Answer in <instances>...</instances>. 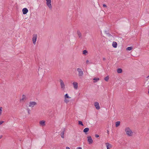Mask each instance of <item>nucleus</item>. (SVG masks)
<instances>
[{
	"label": "nucleus",
	"mask_w": 149,
	"mask_h": 149,
	"mask_svg": "<svg viewBox=\"0 0 149 149\" xmlns=\"http://www.w3.org/2000/svg\"><path fill=\"white\" fill-rule=\"evenodd\" d=\"M39 124L40 126H45V121L44 120H41L39 122Z\"/></svg>",
	"instance_id": "11"
},
{
	"label": "nucleus",
	"mask_w": 149,
	"mask_h": 149,
	"mask_svg": "<svg viewBox=\"0 0 149 149\" xmlns=\"http://www.w3.org/2000/svg\"><path fill=\"white\" fill-rule=\"evenodd\" d=\"M26 99V96L25 95H23L22 99L20 100V102H23Z\"/></svg>",
	"instance_id": "13"
},
{
	"label": "nucleus",
	"mask_w": 149,
	"mask_h": 149,
	"mask_svg": "<svg viewBox=\"0 0 149 149\" xmlns=\"http://www.w3.org/2000/svg\"><path fill=\"white\" fill-rule=\"evenodd\" d=\"M120 124V121H117L116 123H115V126L116 127L119 126Z\"/></svg>",
	"instance_id": "17"
},
{
	"label": "nucleus",
	"mask_w": 149,
	"mask_h": 149,
	"mask_svg": "<svg viewBox=\"0 0 149 149\" xmlns=\"http://www.w3.org/2000/svg\"><path fill=\"white\" fill-rule=\"evenodd\" d=\"M59 82L60 84L61 88L63 90H65V85L62 80L61 79L59 80Z\"/></svg>",
	"instance_id": "7"
},
{
	"label": "nucleus",
	"mask_w": 149,
	"mask_h": 149,
	"mask_svg": "<svg viewBox=\"0 0 149 149\" xmlns=\"http://www.w3.org/2000/svg\"><path fill=\"white\" fill-rule=\"evenodd\" d=\"M37 105V103L35 101H30L28 104V106L31 108H33Z\"/></svg>",
	"instance_id": "5"
},
{
	"label": "nucleus",
	"mask_w": 149,
	"mask_h": 149,
	"mask_svg": "<svg viewBox=\"0 0 149 149\" xmlns=\"http://www.w3.org/2000/svg\"><path fill=\"white\" fill-rule=\"evenodd\" d=\"M112 45L113 47L116 48L117 46V43L115 42H113L112 43Z\"/></svg>",
	"instance_id": "15"
},
{
	"label": "nucleus",
	"mask_w": 149,
	"mask_h": 149,
	"mask_svg": "<svg viewBox=\"0 0 149 149\" xmlns=\"http://www.w3.org/2000/svg\"><path fill=\"white\" fill-rule=\"evenodd\" d=\"M94 105L96 109L99 110L100 109V107L99 103L97 102H95L94 103Z\"/></svg>",
	"instance_id": "9"
},
{
	"label": "nucleus",
	"mask_w": 149,
	"mask_h": 149,
	"mask_svg": "<svg viewBox=\"0 0 149 149\" xmlns=\"http://www.w3.org/2000/svg\"><path fill=\"white\" fill-rule=\"evenodd\" d=\"M28 113H29V114H30V113H29V111H28Z\"/></svg>",
	"instance_id": "35"
},
{
	"label": "nucleus",
	"mask_w": 149,
	"mask_h": 149,
	"mask_svg": "<svg viewBox=\"0 0 149 149\" xmlns=\"http://www.w3.org/2000/svg\"><path fill=\"white\" fill-rule=\"evenodd\" d=\"M89 130V129L88 128H86L83 131L84 132L86 133Z\"/></svg>",
	"instance_id": "21"
},
{
	"label": "nucleus",
	"mask_w": 149,
	"mask_h": 149,
	"mask_svg": "<svg viewBox=\"0 0 149 149\" xmlns=\"http://www.w3.org/2000/svg\"><path fill=\"white\" fill-rule=\"evenodd\" d=\"M132 49V47H128L126 48V50L128 51H130Z\"/></svg>",
	"instance_id": "22"
},
{
	"label": "nucleus",
	"mask_w": 149,
	"mask_h": 149,
	"mask_svg": "<svg viewBox=\"0 0 149 149\" xmlns=\"http://www.w3.org/2000/svg\"><path fill=\"white\" fill-rule=\"evenodd\" d=\"M86 63L87 64H88L89 63V61L88 60H87L86 61Z\"/></svg>",
	"instance_id": "27"
},
{
	"label": "nucleus",
	"mask_w": 149,
	"mask_h": 149,
	"mask_svg": "<svg viewBox=\"0 0 149 149\" xmlns=\"http://www.w3.org/2000/svg\"><path fill=\"white\" fill-rule=\"evenodd\" d=\"M148 94H149V89H148Z\"/></svg>",
	"instance_id": "33"
},
{
	"label": "nucleus",
	"mask_w": 149,
	"mask_h": 149,
	"mask_svg": "<svg viewBox=\"0 0 149 149\" xmlns=\"http://www.w3.org/2000/svg\"><path fill=\"white\" fill-rule=\"evenodd\" d=\"M71 98L69 95L67 93L64 95V102L66 103H68L70 101V99Z\"/></svg>",
	"instance_id": "2"
},
{
	"label": "nucleus",
	"mask_w": 149,
	"mask_h": 149,
	"mask_svg": "<svg viewBox=\"0 0 149 149\" xmlns=\"http://www.w3.org/2000/svg\"><path fill=\"white\" fill-rule=\"evenodd\" d=\"M72 85L73 86L75 90H77L78 88V84L76 81H73L72 83Z\"/></svg>",
	"instance_id": "8"
},
{
	"label": "nucleus",
	"mask_w": 149,
	"mask_h": 149,
	"mask_svg": "<svg viewBox=\"0 0 149 149\" xmlns=\"http://www.w3.org/2000/svg\"><path fill=\"white\" fill-rule=\"evenodd\" d=\"M125 132L127 135L129 136H132L133 135V132L131 129L129 127H126L125 129Z\"/></svg>",
	"instance_id": "1"
},
{
	"label": "nucleus",
	"mask_w": 149,
	"mask_h": 149,
	"mask_svg": "<svg viewBox=\"0 0 149 149\" xmlns=\"http://www.w3.org/2000/svg\"><path fill=\"white\" fill-rule=\"evenodd\" d=\"M87 140L89 144H91L93 143V140L91 136L87 137Z\"/></svg>",
	"instance_id": "10"
},
{
	"label": "nucleus",
	"mask_w": 149,
	"mask_h": 149,
	"mask_svg": "<svg viewBox=\"0 0 149 149\" xmlns=\"http://www.w3.org/2000/svg\"><path fill=\"white\" fill-rule=\"evenodd\" d=\"M2 107H0V116L1 115L2 111Z\"/></svg>",
	"instance_id": "25"
},
{
	"label": "nucleus",
	"mask_w": 149,
	"mask_h": 149,
	"mask_svg": "<svg viewBox=\"0 0 149 149\" xmlns=\"http://www.w3.org/2000/svg\"><path fill=\"white\" fill-rule=\"evenodd\" d=\"M103 7H107V6L106 5L104 4L103 5Z\"/></svg>",
	"instance_id": "31"
},
{
	"label": "nucleus",
	"mask_w": 149,
	"mask_h": 149,
	"mask_svg": "<svg viewBox=\"0 0 149 149\" xmlns=\"http://www.w3.org/2000/svg\"><path fill=\"white\" fill-rule=\"evenodd\" d=\"M77 70L78 72V77L80 78L82 77L84 74V73L82 70L80 68H77Z\"/></svg>",
	"instance_id": "3"
},
{
	"label": "nucleus",
	"mask_w": 149,
	"mask_h": 149,
	"mask_svg": "<svg viewBox=\"0 0 149 149\" xmlns=\"http://www.w3.org/2000/svg\"><path fill=\"white\" fill-rule=\"evenodd\" d=\"M109 79V77L108 76H107L104 78V80L106 81H107Z\"/></svg>",
	"instance_id": "23"
},
{
	"label": "nucleus",
	"mask_w": 149,
	"mask_h": 149,
	"mask_svg": "<svg viewBox=\"0 0 149 149\" xmlns=\"http://www.w3.org/2000/svg\"><path fill=\"white\" fill-rule=\"evenodd\" d=\"M77 34L79 37H81V34L79 31H77Z\"/></svg>",
	"instance_id": "19"
},
{
	"label": "nucleus",
	"mask_w": 149,
	"mask_h": 149,
	"mask_svg": "<svg viewBox=\"0 0 149 149\" xmlns=\"http://www.w3.org/2000/svg\"><path fill=\"white\" fill-rule=\"evenodd\" d=\"M46 4L49 9L51 10L52 8L51 0H45Z\"/></svg>",
	"instance_id": "4"
},
{
	"label": "nucleus",
	"mask_w": 149,
	"mask_h": 149,
	"mask_svg": "<svg viewBox=\"0 0 149 149\" xmlns=\"http://www.w3.org/2000/svg\"><path fill=\"white\" fill-rule=\"evenodd\" d=\"M83 54L85 55H86L88 54V52L86 50H85L83 51Z\"/></svg>",
	"instance_id": "16"
},
{
	"label": "nucleus",
	"mask_w": 149,
	"mask_h": 149,
	"mask_svg": "<svg viewBox=\"0 0 149 149\" xmlns=\"http://www.w3.org/2000/svg\"><path fill=\"white\" fill-rule=\"evenodd\" d=\"M149 76H147V78H149Z\"/></svg>",
	"instance_id": "34"
},
{
	"label": "nucleus",
	"mask_w": 149,
	"mask_h": 149,
	"mask_svg": "<svg viewBox=\"0 0 149 149\" xmlns=\"http://www.w3.org/2000/svg\"><path fill=\"white\" fill-rule=\"evenodd\" d=\"M79 125H82V126L83 125L82 122L81 121H79Z\"/></svg>",
	"instance_id": "26"
},
{
	"label": "nucleus",
	"mask_w": 149,
	"mask_h": 149,
	"mask_svg": "<svg viewBox=\"0 0 149 149\" xmlns=\"http://www.w3.org/2000/svg\"><path fill=\"white\" fill-rule=\"evenodd\" d=\"M105 144L107 148V149H110L112 147V145L109 143H106Z\"/></svg>",
	"instance_id": "12"
},
{
	"label": "nucleus",
	"mask_w": 149,
	"mask_h": 149,
	"mask_svg": "<svg viewBox=\"0 0 149 149\" xmlns=\"http://www.w3.org/2000/svg\"><path fill=\"white\" fill-rule=\"evenodd\" d=\"M66 149H70V148L68 147H66Z\"/></svg>",
	"instance_id": "32"
},
{
	"label": "nucleus",
	"mask_w": 149,
	"mask_h": 149,
	"mask_svg": "<svg viewBox=\"0 0 149 149\" xmlns=\"http://www.w3.org/2000/svg\"><path fill=\"white\" fill-rule=\"evenodd\" d=\"M38 36L37 34H34L33 35L32 42L34 45L36 44V42L37 41Z\"/></svg>",
	"instance_id": "6"
},
{
	"label": "nucleus",
	"mask_w": 149,
	"mask_h": 149,
	"mask_svg": "<svg viewBox=\"0 0 149 149\" xmlns=\"http://www.w3.org/2000/svg\"><path fill=\"white\" fill-rule=\"evenodd\" d=\"M117 72L118 73H121L122 72V70L121 68H118L117 69Z\"/></svg>",
	"instance_id": "20"
},
{
	"label": "nucleus",
	"mask_w": 149,
	"mask_h": 149,
	"mask_svg": "<svg viewBox=\"0 0 149 149\" xmlns=\"http://www.w3.org/2000/svg\"><path fill=\"white\" fill-rule=\"evenodd\" d=\"M93 80H95V81H94V83H95L97 81H98L99 80V79L98 78H97L96 77H95L93 79Z\"/></svg>",
	"instance_id": "18"
},
{
	"label": "nucleus",
	"mask_w": 149,
	"mask_h": 149,
	"mask_svg": "<svg viewBox=\"0 0 149 149\" xmlns=\"http://www.w3.org/2000/svg\"><path fill=\"white\" fill-rule=\"evenodd\" d=\"M61 137L62 138H64V132H61Z\"/></svg>",
	"instance_id": "24"
},
{
	"label": "nucleus",
	"mask_w": 149,
	"mask_h": 149,
	"mask_svg": "<svg viewBox=\"0 0 149 149\" xmlns=\"http://www.w3.org/2000/svg\"><path fill=\"white\" fill-rule=\"evenodd\" d=\"M95 136L96 138H98L99 137V135L98 134H96L95 135Z\"/></svg>",
	"instance_id": "29"
},
{
	"label": "nucleus",
	"mask_w": 149,
	"mask_h": 149,
	"mask_svg": "<svg viewBox=\"0 0 149 149\" xmlns=\"http://www.w3.org/2000/svg\"><path fill=\"white\" fill-rule=\"evenodd\" d=\"M4 122V121H0V125H1L2 123Z\"/></svg>",
	"instance_id": "28"
},
{
	"label": "nucleus",
	"mask_w": 149,
	"mask_h": 149,
	"mask_svg": "<svg viewBox=\"0 0 149 149\" xmlns=\"http://www.w3.org/2000/svg\"><path fill=\"white\" fill-rule=\"evenodd\" d=\"M22 11L23 14L24 15L26 14L28 11V10L26 8H24Z\"/></svg>",
	"instance_id": "14"
},
{
	"label": "nucleus",
	"mask_w": 149,
	"mask_h": 149,
	"mask_svg": "<svg viewBox=\"0 0 149 149\" xmlns=\"http://www.w3.org/2000/svg\"><path fill=\"white\" fill-rule=\"evenodd\" d=\"M76 149H82V148L81 147H78Z\"/></svg>",
	"instance_id": "30"
}]
</instances>
